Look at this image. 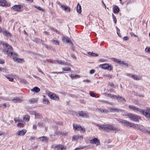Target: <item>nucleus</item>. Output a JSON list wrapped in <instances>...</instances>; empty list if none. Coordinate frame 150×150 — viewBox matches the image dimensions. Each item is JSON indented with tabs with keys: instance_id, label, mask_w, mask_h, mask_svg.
<instances>
[{
	"instance_id": "1",
	"label": "nucleus",
	"mask_w": 150,
	"mask_h": 150,
	"mask_svg": "<svg viewBox=\"0 0 150 150\" xmlns=\"http://www.w3.org/2000/svg\"><path fill=\"white\" fill-rule=\"evenodd\" d=\"M3 44L6 48L2 50V51L4 54L8 55L10 57H11L13 55L17 56L18 54L17 53L14 52L13 48L10 45L7 43H3Z\"/></svg>"
},
{
	"instance_id": "2",
	"label": "nucleus",
	"mask_w": 150,
	"mask_h": 150,
	"mask_svg": "<svg viewBox=\"0 0 150 150\" xmlns=\"http://www.w3.org/2000/svg\"><path fill=\"white\" fill-rule=\"evenodd\" d=\"M129 108L130 109L135 111V112H141L147 119H150V114H149V110L148 109H146L145 110H144L142 109L139 108L132 105H129Z\"/></svg>"
},
{
	"instance_id": "3",
	"label": "nucleus",
	"mask_w": 150,
	"mask_h": 150,
	"mask_svg": "<svg viewBox=\"0 0 150 150\" xmlns=\"http://www.w3.org/2000/svg\"><path fill=\"white\" fill-rule=\"evenodd\" d=\"M104 131L108 132L115 131V133H116L117 131H120V130L118 128L114 127L112 125L107 124L105 125Z\"/></svg>"
},
{
	"instance_id": "4",
	"label": "nucleus",
	"mask_w": 150,
	"mask_h": 150,
	"mask_svg": "<svg viewBox=\"0 0 150 150\" xmlns=\"http://www.w3.org/2000/svg\"><path fill=\"white\" fill-rule=\"evenodd\" d=\"M125 115L128 116L131 120L134 121H137L140 118V116L132 113H129Z\"/></svg>"
},
{
	"instance_id": "5",
	"label": "nucleus",
	"mask_w": 150,
	"mask_h": 150,
	"mask_svg": "<svg viewBox=\"0 0 150 150\" xmlns=\"http://www.w3.org/2000/svg\"><path fill=\"white\" fill-rule=\"evenodd\" d=\"M117 120L122 124H124V125L127 127H132V123L127 121L121 119H118Z\"/></svg>"
},
{
	"instance_id": "6",
	"label": "nucleus",
	"mask_w": 150,
	"mask_h": 150,
	"mask_svg": "<svg viewBox=\"0 0 150 150\" xmlns=\"http://www.w3.org/2000/svg\"><path fill=\"white\" fill-rule=\"evenodd\" d=\"M48 95L50 98L52 99L57 101L59 100V97L54 93L50 92L48 93Z\"/></svg>"
},
{
	"instance_id": "7",
	"label": "nucleus",
	"mask_w": 150,
	"mask_h": 150,
	"mask_svg": "<svg viewBox=\"0 0 150 150\" xmlns=\"http://www.w3.org/2000/svg\"><path fill=\"white\" fill-rule=\"evenodd\" d=\"M73 129L75 130L80 131L81 130L83 132H85V129L84 128H82L80 125L77 124H73Z\"/></svg>"
},
{
	"instance_id": "8",
	"label": "nucleus",
	"mask_w": 150,
	"mask_h": 150,
	"mask_svg": "<svg viewBox=\"0 0 150 150\" xmlns=\"http://www.w3.org/2000/svg\"><path fill=\"white\" fill-rule=\"evenodd\" d=\"M90 143L93 144H95L97 146L100 144L99 140L97 138H94L93 139L90 140Z\"/></svg>"
},
{
	"instance_id": "9",
	"label": "nucleus",
	"mask_w": 150,
	"mask_h": 150,
	"mask_svg": "<svg viewBox=\"0 0 150 150\" xmlns=\"http://www.w3.org/2000/svg\"><path fill=\"white\" fill-rule=\"evenodd\" d=\"M79 116L82 118H87L89 117L88 113L85 111H79Z\"/></svg>"
},
{
	"instance_id": "10",
	"label": "nucleus",
	"mask_w": 150,
	"mask_h": 150,
	"mask_svg": "<svg viewBox=\"0 0 150 150\" xmlns=\"http://www.w3.org/2000/svg\"><path fill=\"white\" fill-rule=\"evenodd\" d=\"M83 139V135L80 136L79 135H76L73 136L72 138V141H76L78 139L82 140Z\"/></svg>"
},
{
	"instance_id": "11",
	"label": "nucleus",
	"mask_w": 150,
	"mask_h": 150,
	"mask_svg": "<svg viewBox=\"0 0 150 150\" xmlns=\"http://www.w3.org/2000/svg\"><path fill=\"white\" fill-rule=\"evenodd\" d=\"M12 9L13 10L18 12L22 11L21 9V6L20 5H15L12 7Z\"/></svg>"
},
{
	"instance_id": "12",
	"label": "nucleus",
	"mask_w": 150,
	"mask_h": 150,
	"mask_svg": "<svg viewBox=\"0 0 150 150\" xmlns=\"http://www.w3.org/2000/svg\"><path fill=\"white\" fill-rule=\"evenodd\" d=\"M66 148V146L64 145L59 144L54 147V148H57V149H60L61 150H65Z\"/></svg>"
},
{
	"instance_id": "13",
	"label": "nucleus",
	"mask_w": 150,
	"mask_h": 150,
	"mask_svg": "<svg viewBox=\"0 0 150 150\" xmlns=\"http://www.w3.org/2000/svg\"><path fill=\"white\" fill-rule=\"evenodd\" d=\"M26 132V130L22 129L21 131H18L16 134V135L19 136H23Z\"/></svg>"
},
{
	"instance_id": "14",
	"label": "nucleus",
	"mask_w": 150,
	"mask_h": 150,
	"mask_svg": "<svg viewBox=\"0 0 150 150\" xmlns=\"http://www.w3.org/2000/svg\"><path fill=\"white\" fill-rule=\"evenodd\" d=\"M60 7L63 10L67 12H70V9L69 7L67 6L62 5H61Z\"/></svg>"
},
{
	"instance_id": "15",
	"label": "nucleus",
	"mask_w": 150,
	"mask_h": 150,
	"mask_svg": "<svg viewBox=\"0 0 150 150\" xmlns=\"http://www.w3.org/2000/svg\"><path fill=\"white\" fill-rule=\"evenodd\" d=\"M3 34L7 37H9L11 38L12 37V35L11 33L7 30H3Z\"/></svg>"
},
{
	"instance_id": "16",
	"label": "nucleus",
	"mask_w": 150,
	"mask_h": 150,
	"mask_svg": "<svg viewBox=\"0 0 150 150\" xmlns=\"http://www.w3.org/2000/svg\"><path fill=\"white\" fill-rule=\"evenodd\" d=\"M8 6V4H6V1L5 0H0V6Z\"/></svg>"
},
{
	"instance_id": "17",
	"label": "nucleus",
	"mask_w": 150,
	"mask_h": 150,
	"mask_svg": "<svg viewBox=\"0 0 150 150\" xmlns=\"http://www.w3.org/2000/svg\"><path fill=\"white\" fill-rule=\"evenodd\" d=\"M110 112H119L120 111H121V110L120 109L113 107L110 108Z\"/></svg>"
},
{
	"instance_id": "18",
	"label": "nucleus",
	"mask_w": 150,
	"mask_h": 150,
	"mask_svg": "<svg viewBox=\"0 0 150 150\" xmlns=\"http://www.w3.org/2000/svg\"><path fill=\"white\" fill-rule=\"evenodd\" d=\"M131 76L133 79L136 80H140L142 79L141 77H139L135 74L132 75Z\"/></svg>"
},
{
	"instance_id": "19",
	"label": "nucleus",
	"mask_w": 150,
	"mask_h": 150,
	"mask_svg": "<svg viewBox=\"0 0 150 150\" xmlns=\"http://www.w3.org/2000/svg\"><path fill=\"white\" fill-rule=\"evenodd\" d=\"M12 101L14 103H20L22 101V100L19 98L16 97L13 99Z\"/></svg>"
},
{
	"instance_id": "20",
	"label": "nucleus",
	"mask_w": 150,
	"mask_h": 150,
	"mask_svg": "<svg viewBox=\"0 0 150 150\" xmlns=\"http://www.w3.org/2000/svg\"><path fill=\"white\" fill-rule=\"evenodd\" d=\"M62 40L63 41L65 40L66 42L67 43H71L70 40L67 37H65L64 36H62Z\"/></svg>"
},
{
	"instance_id": "21",
	"label": "nucleus",
	"mask_w": 150,
	"mask_h": 150,
	"mask_svg": "<svg viewBox=\"0 0 150 150\" xmlns=\"http://www.w3.org/2000/svg\"><path fill=\"white\" fill-rule=\"evenodd\" d=\"M113 12L114 13H117L120 11V9L119 7L117 6H115L113 8Z\"/></svg>"
},
{
	"instance_id": "22",
	"label": "nucleus",
	"mask_w": 150,
	"mask_h": 150,
	"mask_svg": "<svg viewBox=\"0 0 150 150\" xmlns=\"http://www.w3.org/2000/svg\"><path fill=\"white\" fill-rule=\"evenodd\" d=\"M38 100V98H32L29 99V101L30 103L32 104L37 102Z\"/></svg>"
},
{
	"instance_id": "23",
	"label": "nucleus",
	"mask_w": 150,
	"mask_h": 150,
	"mask_svg": "<svg viewBox=\"0 0 150 150\" xmlns=\"http://www.w3.org/2000/svg\"><path fill=\"white\" fill-rule=\"evenodd\" d=\"M31 91L35 93H38L40 91V89L37 87H34L33 89L31 90Z\"/></svg>"
},
{
	"instance_id": "24",
	"label": "nucleus",
	"mask_w": 150,
	"mask_h": 150,
	"mask_svg": "<svg viewBox=\"0 0 150 150\" xmlns=\"http://www.w3.org/2000/svg\"><path fill=\"white\" fill-rule=\"evenodd\" d=\"M54 63H57L59 64H61L62 65H66V63L65 62L61 60H56L54 61Z\"/></svg>"
},
{
	"instance_id": "25",
	"label": "nucleus",
	"mask_w": 150,
	"mask_h": 150,
	"mask_svg": "<svg viewBox=\"0 0 150 150\" xmlns=\"http://www.w3.org/2000/svg\"><path fill=\"white\" fill-rule=\"evenodd\" d=\"M39 139L42 141L44 142H47L48 140L47 137L44 136L40 137Z\"/></svg>"
},
{
	"instance_id": "26",
	"label": "nucleus",
	"mask_w": 150,
	"mask_h": 150,
	"mask_svg": "<svg viewBox=\"0 0 150 150\" xmlns=\"http://www.w3.org/2000/svg\"><path fill=\"white\" fill-rule=\"evenodd\" d=\"M76 10L77 12L79 13H80L81 12V7L79 4H77Z\"/></svg>"
},
{
	"instance_id": "27",
	"label": "nucleus",
	"mask_w": 150,
	"mask_h": 150,
	"mask_svg": "<svg viewBox=\"0 0 150 150\" xmlns=\"http://www.w3.org/2000/svg\"><path fill=\"white\" fill-rule=\"evenodd\" d=\"M43 97H44V98L43 99L42 102L45 104H48L50 103L49 101L47 99H46L45 98V96H43Z\"/></svg>"
},
{
	"instance_id": "28",
	"label": "nucleus",
	"mask_w": 150,
	"mask_h": 150,
	"mask_svg": "<svg viewBox=\"0 0 150 150\" xmlns=\"http://www.w3.org/2000/svg\"><path fill=\"white\" fill-rule=\"evenodd\" d=\"M108 64H100L99 65L100 67L104 69H107L108 67Z\"/></svg>"
},
{
	"instance_id": "29",
	"label": "nucleus",
	"mask_w": 150,
	"mask_h": 150,
	"mask_svg": "<svg viewBox=\"0 0 150 150\" xmlns=\"http://www.w3.org/2000/svg\"><path fill=\"white\" fill-rule=\"evenodd\" d=\"M70 76L72 79H76L77 78H79L80 76L77 75H74L73 74H71L70 75Z\"/></svg>"
},
{
	"instance_id": "30",
	"label": "nucleus",
	"mask_w": 150,
	"mask_h": 150,
	"mask_svg": "<svg viewBox=\"0 0 150 150\" xmlns=\"http://www.w3.org/2000/svg\"><path fill=\"white\" fill-rule=\"evenodd\" d=\"M117 100H119L121 102H122L123 101L126 102V100L124 97L121 96H119L117 98Z\"/></svg>"
},
{
	"instance_id": "31",
	"label": "nucleus",
	"mask_w": 150,
	"mask_h": 150,
	"mask_svg": "<svg viewBox=\"0 0 150 150\" xmlns=\"http://www.w3.org/2000/svg\"><path fill=\"white\" fill-rule=\"evenodd\" d=\"M34 115L36 118H40L42 117V116L38 113L34 112Z\"/></svg>"
},
{
	"instance_id": "32",
	"label": "nucleus",
	"mask_w": 150,
	"mask_h": 150,
	"mask_svg": "<svg viewBox=\"0 0 150 150\" xmlns=\"http://www.w3.org/2000/svg\"><path fill=\"white\" fill-rule=\"evenodd\" d=\"M33 41L35 42L36 43H39L41 42L42 41V40L38 38H35L33 40Z\"/></svg>"
},
{
	"instance_id": "33",
	"label": "nucleus",
	"mask_w": 150,
	"mask_h": 150,
	"mask_svg": "<svg viewBox=\"0 0 150 150\" xmlns=\"http://www.w3.org/2000/svg\"><path fill=\"white\" fill-rule=\"evenodd\" d=\"M30 117L28 115H25L23 118V119L25 121H28L29 120Z\"/></svg>"
},
{
	"instance_id": "34",
	"label": "nucleus",
	"mask_w": 150,
	"mask_h": 150,
	"mask_svg": "<svg viewBox=\"0 0 150 150\" xmlns=\"http://www.w3.org/2000/svg\"><path fill=\"white\" fill-rule=\"evenodd\" d=\"M96 125L99 127V129L101 130L102 129H103V130L104 131V127H105V125H103L102 126L101 125H98V124H96Z\"/></svg>"
},
{
	"instance_id": "35",
	"label": "nucleus",
	"mask_w": 150,
	"mask_h": 150,
	"mask_svg": "<svg viewBox=\"0 0 150 150\" xmlns=\"http://www.w3.org/2000/svg\"><path fill=\"white\" fill-rule=\"evenodd\" d=\"M52 41L53 44L55 45H59V42L57 40H52Z\"/></svg>"
},
{
	"instance_id": "36",
	"label": "nucleus",
	"mask_w": 150,
	"mask_h": 150,
	"mask_svg": "<svg viewBox=\"0 0 150 150\" xmlns=\"http://www.w3.org/2000/svg\"><path fill=\"white\" fill-rule=\"evenodd\" d=\"M34 7L35 8H37L39 10L42 11H44L45 9L43 8H41L40 6H34Z\"/></svg>"
},
{
	"instance_id": "37",
	"label": "nucleus",
	"mask_w": 150,
	"mask_h": 150,
	"mask_svg": "<svg viewBox=\"0 0 150 150\" xmlns=\"http://www.w3.org/2000/svg\"><path fill=\"white\" fill-rule=\"evenodd\" d=\"M88 54L90 55L94 56H98V54H97L93 52H88Z\"/></svg>"
},
{
	"instance_id": "38",
	"label": "nucleus",
	"mask_w": 150,
	"mask_h": 150,
	"mask_svg": "<svg viewBox=\"0 0 150 150\" xmlns=\"http://www.w3.org/2000/svg\"><path fill=\"white\" fill-rule=\"evenodd\" d=\"M137 129H140L143 132H144V130L145 129V128L142 127L141 126L139 125H137Z\"/></svg>"
},
{
	"instance_id": "39",
	"label": "nucleus",
	"mask_w": 150,
	"mask_h": 150,
	"mask_svg": "<svg viewBox=\"0 0 150 150\" xmlns=\"http://www.w3.org/2000/svg\"><path fill=\"white\" fill-rule=\"evenodd\" d=\"M145 52L148 53H150V47H147L145 50Z\"/></svg>"
},
{
	"instance_id": "40",
	"label": "nucleus",
	"mask_w": 150,
	"mask_h": 150,
	"mask_svg": "<svg viewBox=\"0 0 150 150\" xmlns=\"http://www.w3.org/2000/svg\"><path fill=\"white\" fill-rule=\"evenodd\" d=\"M62 135V133L61 132L57 131L54 134V135Z\"/></svg>"
},
{
	"instance_id": "41",
	"label": "nucleus",
	"mask_w": 150,
	"mask_h": 150,
	"mask_svg": "<svg viewBox=\"0 0 150 150\" xmlns=\"http://www.w3.org/2000/svg\"><path fill=\"white\" fill-rule=\"evenodd\" d=\"M6 77L10 81H13V79L9 76H6Z\"/></svg>"
},
{
	"instance_id": "42",
	"label": "nucleus",
	"mask_w": 150,
	"mask_h": 150,
	"mask_svg": "<svg viewBox=\"0 0 150 150\" xmlns=\"http://www.w3.org/2000/svg\"><path fill=\"white\" fill-rule=\"evenodd\" d=\"M62 70L65 71H69L71 69L70 67H64L62 69Z\"/></svg>"
},
{
	"instance_id": "43",
	"label": "nucleus",
	"mask_w": 150,
	"mask_h": 150,
	"mask_svg": "<svg viewBox=\"0 0 150 150\" xmlns=\"http://www.w3.org/2000/svg\"><path fill=\"white\" fill-rule=\"evenodd\" d=\"M42 44L44 45L45 47H46L47 49H51V47L50 46H48L47 45H46L45 44H44L43 43V41L42 42Z\"/></svg>"
},
{
	"instance_id": "44",
	"label": "nucleus",
	"mask_w": 150,
	"mask_h": 150,
	"mask_svg": "<svg viewBox=\"0 0 150 150\" xmlns=\"http://www.w3.org/2000/svg\"><path fill=\"white\" fill-rule=\"evenodd\" d=\"M112 18L113 19L114 21L115 24H116L117 23V19L116 18L115 16L112 14Z\"/></svg>"
},
{
	"instance_id": "45",
	"label": "nucleus",
	"mask_w": 150,
	"mask_h": 150,
	"mask_svg": "<svg viewBox=\"0 0 150 150\" xmlns=\"http://www.w3.org/2000/svg\"><path fill=\"white\" fill-rule=\"evenodd\" d=\"M138 125L135 124L133 123H132V127H133L134 129H137Z\"/></svg>"
},
{
	"instance_id": "46",
	"label": "nucleus",
	"mask_w": 150,
	"mask_h": 150,
	"mask_svg": "<svg viewBox=\"0 0 150 150\" xmlns=\"http://www.w3.org/2000/svg\"><path fill=\"white\" fill-rule=\"evenodd\" d=\"M51 29L52 30H53V31L55 32L56 33H59H59H60L59 32L58 30H57L56 29H54L53 27L51 28Z\"/></svg>"
},
{
	"instance_id": "47",
	"label": "nucleus",
	"mask_w": 150,
	"mask_h": 150,
	"mask_svg": "<svg viewBox=\"0 0 150 150\" xmlns=\"http://www.w3.org/2000/svg\"><path fill=\"white\" fill-rule=\"evenodd\" d=\"M17 126L20 127H23L24 126V124L19 122L18 123Z\"/></svg>"
},
{
	"instance_id": "48",
	"label": "nucleus",
	"mask_w": 150,
	"mask_h": 150,
	"mask_svg": "<svg viewBox=\"0 0 150 150\" xmlns=\"http://www.w3.org/2000/svg\"><path fill=\"white\" fill-rule=\"evenodd\" d=\"M6 106V104L5 103H4L2 105H0V107L3 108H4Z\"/></svg>"
},
{
	"instance_id": "49",
	"label": "nucleus",
	"mask_w": 150,
	"mask_h": 150,
	"mask_svg": "<svg viewBox=\"0 0 150 150\" xmlns=\"http://www.w3.org/2000/svg\"><path fill=\"white\" fill-rule=\"evenodd\" d=\"M38 125L40 127H43L44 126L43 124L41 122H38Z\"/></svg>"
},
{
	"instance_id": "50",
	"label": "nucleus",
	"mask_w": 150,
	"mask_h": 150,
	"mask_svg": "<svg viewBox=\"0 0 150 150\" xmlns=\"http://www.w3.org/2000/svg\"><path fill=\"white\" fill-rule=\"evenodd\" d=\"M108 68H107V69H108V70H111L112 69V67L111 65H110L108 64Z\"/></svg>"
},
{
	"instance_id": "51",
	"label": "nucleus",
	"mask_w": 150,
	"mask_h": 150,
	"mask_svg": "<svg viewBox=\"0 0 150 150\" xmlns=\"http://www.w3.org/2000/svg\"><path fill=\"white\" fill-rule=\"evenodd\" d=\"M84 148V147L83 146H79L78 147H77V148H76L75 149V150H79V149H83Z\"/></svg>"
},
{
	"instance_id": "52",
	"label": "nucleus",
	"mask_w": 150,
	"mask_h": 150,
	"mask_svg": "<svg viewBox=\"0 0 150 150\" xmlns=\"http://www.w3.org/2000/svg\"><path fill=\"white\" fill-rule=\"evenodd\" d=\"M37 69H38V71L41 73L42 74H44L43 73V72L41 71V70L38 67L37 68Z\"/></svg>"
},
{
	"instance_id": "53",
	"label": "nucleus",
	"mask_w": 150,
	"mask_h": 150,
	"mask_svg": "<svg viewBox=\"0 0 150 150\" xmlns=\"http://www.w3.org/2000/svg\"><path fill=\"white\" fill-rule=\"evenodd\" d=\"M5 61L2 59L0 58V64H3L4 63Z\"/></svg>"
},
{
	"instance_id": "54",
	"label": "nucleus",
	"mask_w": 150,
	"mask_h": 150,
	"mask_svg": "<svg viewBox=\"0 0 150 150\" xmlns=\"http://www.w3.org/2000/svg\"><path fill=\"white\" fill-rule=\"evenodd\" d=\"M62 135H67L68 134V132L66 131H64L62 132Z\"/></svg>"
},
{
	"instance_id": "55",
	"label": "nucleus",
	"mask_w": 150,
	"mask_h": 150,
	"mask_svg": "<svg viewBox=\"0 0 150 150\" xmlns=\"http://www.w3.org/2000/svg\"><path fill=\"white\" fill-rule=\"evenodd\" d=\"M116 28H117V35H118V36H121V35H120V33L119 32L120 30L118 29V28L117 27H116Z\"/></svg>"
},
{
	"instance_id": "56",
	"label": "nucleus",
	"mask_w": 150,
	"mask_h": 150,
	"mask_svg": "<svg viewBox=\"0 0 150 150\" xmlns=\"http://www.w3.org/2000/svg\"><path fill=\"white\" fill-rule=\"evenodd\" d=\"M95 71L94 69H92L90 71V73L91 74H93L95 73Z\"/></svg>"
},
{
	"instance_id": "57",
	"label": "nucleus",
	"mask_w": 150,
	"mask_h": 150,
	"mask_svg": "<svg viewBox=\"0 0 150 150\" xmlns=\"http://www.w3.org/2000/svg\"><path fill=\"white\" fill-rule=\"evenodd\" d=\"M21 81L23 83H27L26 80L25 79H21Z\"/></svg>"
},
{
	"instance_id": "58",
	"label": "nucleus",
	"mask_w": 150,
	"mask_h": 150,
	"mask_svg": "<svg viewBox=\"0 0 150 150\" xmlns=\"http://www.w3.org/2000/svg\"><path fill=\"white\" fill-rule=\"evenodd\" d=\"M105 76L110 79L112 78V76L110 74H107Z\"/></svg>"
},
{
	"instance_id": "59",
	"label": "nucleus",
	"mask_w": 150,
	"mask_h": 150,
	"mask_svg": "<svg viewBox=\"0 0 150 150\" xmlns=\"http://www.w3.org/2000/svg\"><path fill=\"white\" fill-rule=\"evenodd\" d=\"M144 132H147L149 134H150V130H147V129H144Z\"/></svg>"
},
{
	"instance_id": "60",
	"label": "nucleus",
	"mask_w": 150,
	"mask_h": 150,
	"mask_svg": "<svg viewBox=\"0 0 150 150\" xmlns=\"http://www.w3.org/2000/svg\"><path fill=\"white\" fill-rule=\"evenodd\" d=\"M118 63H119L120 64H125V63L123 61H121L119 60L118 61Z\"/></svg>"
},
{
	"instance_id": "61",
	"label": "nucleus",
	"mask_w": 150,
	"mask_h": 150,
	"mask_svg": "<svg viewBox=\"0 0 150 150\" xmlns=\"http://www.w3.org/2000/svg\"><path fill=\"white\" fill-rule=\"evenodd\" d=\"M108 112V111L106 109H103V113H107Z\"/></svg>"
},
{
	"instance_id": "62",
	"label": "nucleus",
	"mask_w": 150,
	"mask_h": 150,
	"mask_svg": "<svg viewBox=\"0 0 150 150\" xmlns=\"http://www.w3.org/2000/svg\"><path fill=\"white\" fill-rule=\"evenodd\" d=\"M23 60V59H21V58H18V61H17V62H18V63H21L22 60Z\"/></svg>"
},
{
	"instance_id": "63",
	"label": "nucleus",
	"mask_w": 150,
	"mask_h": 150,
	"mask_svg": "<svg viewBox=\"0 0 150 150\" xmlns=\"http://www.w3.org/2000/svg\"><path fill=\"white\" fill-rule=\"evenodd\" d=\"M18 58L16 57H13V59L14 60L16 61V62H17V61H18Z\"/></svg>"
},
{
	"instance_id": "64",
	"label": "nucleus",
	"mask_w": 150,
	"mask_h": 150,
	"mask_svg": "<svg viewBox=\"0 0 150 150\" xmlns=\"http://www.w3.org/2000/svg\"><path fill=\"white\" fill-rule=\"evenodd\" d=\"M90 96H92V97H94V93L92 92H90Z\"/></svg>"
}]
</instances>
